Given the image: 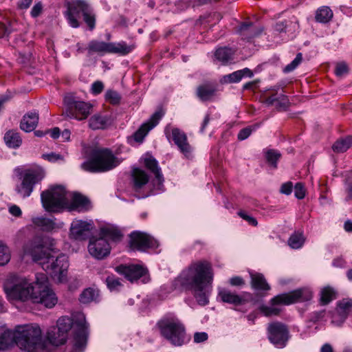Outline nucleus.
<instances>
[{
    "label": "nucleus",
    "mask_w": 352,
    "mask_h": 352,
    "mask_svg": "<svg viewBox=\"0 0 352 352\" xmlns=\"http://www.w3.org/2000/svg\"><path fill=\"white\" fill-rule=\"evenodd\" d=\"M218 85L206 82L197 87L196 96L201 102L212 101L217 96Z\"/></svg>",
    "instance_id": "nucleus-23"
},
{
    "label": "nucleus",
    "mask_w": 352,
    "mask_h": 352,
    "mask_svg": "<svg viewBox=\"0 0 352 352\" xmlns=\"http://www.w3.org/2000/svg\"><path fill=\"white\" fill-rule=\"evenodd\" d=\"M105 282L108 289L111 291L117 290L122 285L119 278L113 274L108 276Z\"/></svg>",
    "instance_id": "nucleus-49"
},
{
    "label": "nucleus",
    "mask_w": 352,
    "mask_h": 352,
    "mask_svg": "<svg viewBox=\"0 0 352 352\" xmlns=\"http://www.w3.org/2000/svg\"><path fill=\"white\" fill-rule=\"evenodd\" d=\"M36 287V281L29 283L25 279L17 280L10 287L5 288L6 292L10 298L25 301L28 299L33 300V292Z\"/></svg>",
    "instance_id": "nucleus-14"
},
{
    "label": "nucleus",
    "mask_w": 352,
    "mask_h": 352,
    "mask_svg": "<svg viewBox=\"0 0 352 352\" xmlns=\"http://www.w3.org/2000/svg\"><path fill=\"white\" fill-rule=\"evenodd\" d=\"M39 120L38 112L36 110L26 113L20 122V129L30 133L36 128Z\"/></svg>",
    "instance_id": "nucleus-26"
},
{
    "label": "nucleus",
    "mask_w": 352,
    "mask_h": 352,
    "mask_svg": "<svg viewBox=\"0 0 352 352\" xmlns=\"http://www.w3.org/2000/svg\"><path fill=\"white\" fill-rule=\"evenodd\" d=\"M16 327V346L28 352H36L43 348L42 331L37 324L17 325Z\"/></svg>",
    "instance_id": "nucleus-4"
},
{
    "label": "nucleus",
    "mask_w": 352,
    "mask_h": 352,
    "mask_svg": "<svg viewBox=\"0 0 352 352\" xmlns=\"http://www.w3.org/2000/svg\"><path fill=\"white\" fill-rule=\"evenodd\" d=\"M93 229V223L77 220L73 221L70 228V235L75 240H86L89 237L91 230Z\"/></svg>",
    "instance_id": "nucleus-20"
},
{
    "label": "nucleus",
    "mask_w": 352,
    "mask_h": 352,
    "mask_svg": "<svg viewBox=\"0 0 352 352\" xmlns=\"http://www.w3.org/2000/svg\"><path fill=\"white\" fill-rule=\"evenodd\" d=\"M161 335L175 346H182L185 342V327L178 320L165 318L157 322Z\"/></svg>",
    "instance_id": "nucleus-7"
},
{
    "label": "nucleus",
    "mask_w": 352,
    "mask_h": 352,
    "mask_svg": "<svg viewBox=\"0 0 352 352\" xmlns=\"http://www.w3.org/2000/svg\"><path fill=\"white\" fill-rule=\"evenodd\" d=\"M12 30L8 27L5 23H0V38H3L8 36Z\"/></svg>",
    "instance_id": "nucleus-63"
},
{
    "label": "nucleus",
    "mask_w": 352,
    "mask_h": 352,
    "mask_svg": "<svg viewBox=\"0 0 352 352\" xmlns=\"http://www.w3.org/2000/svg\"><path fill=\"white\" fill-rule=\"evenodd\" d=\"M76 329L74 333V349L78 352H82L85 348L89 336V324L85 318L78 320L74 323Z\"/></svg>",
    "instance_id": "nucleus-18"
},
{
    "label": "nucleus",
    "mask_w": 352,
    "mask_h": 352,
    "mask_svg": "<svg viewBox=\"0 0 352 352\" xmlns=\"http://www.w3.org/2000/svg\"><path fill=\"white\" fill-rule=\"evenodd\" d=\"M281 156V153L275 149H268L265 152V158L267 163L274 169L277 168L278 162Z\"/></svg>",
    "instance_id": "nucleus-38"
},
{
    "label": "nucleus",
    "mask_w": 352,
    "mask_h": 352,
    "mask_svg": "<svg viewBox=\"0 0 352 352\" xmlns=\"http://www.w3.org/2000/svg\"><path fill=\"white\" fill-rule=\"evenodd\" d=\"M43 10V5L41 2L36 3L31 10V15L32 17H37L39 16Z\"/></svg>",
    "instance_id": "nucleus-62"
},
{
    "label": "nucleus",
    "mask_w": 352,
    "mask_h": 352,
    "mask_svg": "<svg viewBox=\"0 0 352 352\" xmlns=\"http://www.w3.org/2000/svg\"><path fill=\"white\" fill-rule=\"evenodd\" d=\"M109 124V118L100 114H95L89 120V126L92 130L104 129Z\"/></svg>",
    "instance_id": "nucleus-32"
},
{
    "label": "nucleus",
    "mask_w": 352,
    "mask_h": 352,
    "mask_svg": "<svg viewBox=\"0 0 352 352\" xmlns=\"http://www.w3.org/2000/svg\"><path fill=\"white\" fill-rule=\"evenodd\" d=\"M293 184L292 182H287L281 185L280 192L283 194L289 195L292 193L293 190Z\"/></svg>",
    "instance_id": "nucleus-59"
},
{
    "label": "nucleus",
    "mask_w": 352,
    "mask_h": 352,
    "mask_svg": "<svg viewBox=\"0 0 352 352\" xmlns=\"http://www.w3.org/2000/svg\"><path fill=\"white\" fill-rule=\"evenodd\" d=\"M105 100L113 105H118L120 103L121 96L118 91L109 89L106 91Z\"/></svg>",
    "instance_id": "nucleus-44"
},
{
    "label": "nucleus",
    "mask_w": 352,
    "mask_h": 352,
    "mask_svg": "<svg viewBox=\"0 0 352 352\" xmlns=\"http://www.w3.org/2000/svg\"><path fill=\"white\" fill-rule=\"evenodd\" d=\"M352 309V299L343 298L337 303V311L344 320H345Z\"/></svg>",
    "instance_id": "nucleus-36"
},
{
    "label": "nucleus",
    "mask_w": 352,
    "mask_h": 352,
    "mask_svg": "<svg viewBox=\"0 0 352 352\" xmlns=\"http://www.w3.org/2000/svg\"><path fill=\"white\" fill-rule=\"evenodd\" d=\"M4 141L6 144L12 148H19L21 143L22 139L18 133L15 130H10L5 133Z\"/></svg>",
    "instance_id": "nucleus-33"
},
{
    "label": "nucleus",
    "mask_w": 352,
    "mask_h": 352,
    "mask_svg": "<svg viewBox=\"0 0 352 352\" xmlns=\"http://www.w3.org/2000/svg\"><path fill=\"white\" fill-rule=\"evenodd\" d=\"M16 327L14 331L6 329L0 335V351L8 349L14 344L16 345Z\"/></svg>",
    "instance_id": "nucleus-31"
},
{
    "label": "nucleus",
    "mask_w": 352,
    "mask_h": 352,
    "mask_svg": "<svg viewBox=\"0 0 352 352\" xmlns=\"http://www.w3.org/2000/svg\"><path fill=\"white\" fill-rule=\"evenodd\" d=\"M217 298L221 302L232 305L234 307L245 305L248 302L255 304L256 301L254 300L252 294L246 292L243 296H240L235 292L226 288H219Z\"/></svg>",
    "instance_id": "nucleus-15"
},
{
    "label": "nucleus",
    "mask_w": 352,
    "mask_h": 352,
    "mask_svg": "<svg viewBox=\"0 0 352 352\" xmlns=\"http://www.w3.org/2000/svg\"><path fill=\"white\" fill-rule=\"evenodd\" d=\"M10 260V253L8 246L0 242V266L7 264Z\"/></svg>",
    "instance_id": "nucleus-46"
},
{
    "label": "nucleus",
    "mask_w": 352,
    "mask_h": 352,
    "mask_svg": "<svg viewBox=\"0 0 352 352\" xmlns=\"http://www.w3.org/2000/svg\"><path fill=\"white\" fill-rule=\"evenodd\" d=\"M90 30L95 27V16L90 6L84 0H75L68 5L67 10L65 12L69 25L74 28L80 26L79 19L80 15Z\"/></svg>",
    "instance_id": "nucleus-6"
},
{
    "label": "nucleus",
    "mask_w": 352,
    "mask_h": 352,
    "mask_svg": "<svg viewBox=\"0 0 352 352\" xmlns=\"http://www.w3.org/2000/svg\"><path fill=\"white\" fill-rule=\"evenodd\" d=\"M208 338V336L206 332H197L194 334V342L196 343L203 342Z\"/></svg>",
    "instance_id": "nucleus-61"
},
{
    "label": "nucleus",
    "mask_w": 352,
    "mask_h": 352,
    "mask_svg": "<svg viewBox=\"0 0 352 352\" xmlns=\"http://www.w3.org/2000/svg\"><path fill=\"white\" fill-rule=\"evenodd\" d=\"M258 124H256L242 129L237 135L238 140L240 141L245 140L251 135L252 131H254L258 127Z\"/></svg>",
    "instance_id": "nucleus-48"
},
{
    "label": "nucleus",
    "mask_w": 352,
    "mask_h": 352,
    "mask_svg": "<svg viewBox=\"0 0 352 352\" xmlns=\"http://www.w3.org/2000/svg\"><path fill=\"white\" fill-rule=\"evenodd\" d=\"M302 60V54L301 52H299L296 54V58L289 64L287 65L283 69V72L285 74H287V73L293 72L301 63Z\"/></svg>",
    "instance_id": "nucleus-45"
},
{
    "label": "nucleus",
    "mask_w": 352,
    "mask_h": 352,
    "mask_svg": "<svg viewBox=\"0 0 352 352\" xmlns=\"http://www.w3.org/2000/svg\"><path fill=\"white\" fill-rule=\"evenodd\" d=\"M104 89V85L101 81H96L91 85V93L94 95L100 94Z\"/></svg>",
    "instance_id": "nucleus-58"
},
{
    "label": "nucleus",
    "mask_w": 352,
    "mask_h": 352,
    "mask_svg": "<svg viewBox=\"0 0 352 352\" xmlns=\"http://www.w3.org/2000/svg\"><path fill=\"white\" fill-rule=\"evenodd\" d=\"M171 136L179 151L188 157L191 153L192 148L188 142L186 134L179 128L175 127L172 129Z\"/></svg>",
    "instance_id": "nucleus-22"
},
{
    "label": "nucleus",
    "mask_w": 352,
    "mask_h": 352,
    "mask_svg": "<svg viewBox=\"0 0 352 352\" xmlns=\"http://www.w3.org/2000/svg\"><path fill=\"white\" fill-rule=\"evenodd\" d=\"M305 241L302 232H294L289 238L287 243L292 249L300 248Z\"/></svg>",
    "instance_id": "nucleus-41"
},
{
    "label": "nucleus",
    "mask_w": 352,
    "mask_h": 352,
    "mask_svg": "<svg viewBox=\"0 0 352 352\" xmlns=\"http://www.w3.org/2000/svg\"><path fill=\"white\" fill-rule=\"evenodd\" d=\"M60 336H61V332H59L58 329L56 328V329H54V331H52L51 332L48 333L47 338H48V340H50V342L53 345L58 346H60V345L63 344L56 343V341H58Z\"/></svg>",
    "instance_id": "nucleus-54"
},
{
    "label": "nucleus",
    "mask_w": 352,
    "mask_h": 352,
    "mask_svg": "<svg viewBox=\"0 0 352 352\" xmlns=\"http://www.w3.org/2000/svg\"><path fill=\"white\" fill-rule=\"evenodd\" d=\"M333 17L332 10L327 6H322L316 12V20L320 23H327Z\"/></svg>",
    "instance_id": "nucleus-39"
},
{
    "label": "nucleus",
    "mask_w": 352,
    "mask_h": 352,
    "mask_svg": "<svg viewBox=\"0 0 352 352\" xmlns=\"http://www.w3.org/2000/svg\"><path fill=\"white\" fill-rule=\"evenodd\" d=\"M164 114L162 109L155 111L145 123H143L140 128L134 133L133 138L136 142L141 143L148 134L149 131L154 128L162 119Z\"/></svg>",
    "instance_id": "nucleus-19"
},
{
    "label": "nucleus",
    "mask_w": 352,
    "mask_h": 352,
    "mask_svg": "<svg viewBox=\"0 0 352 352\" xmlns=\"http://www.w3.org/2000/svg\"><path fill=\"white\" fill-rule=\"evenodd\" d=\"M134 45H114V47H107L108 54H117L120 56H124L131 52Z\"/></svg>",
    "instance_id": "nucleus-43"
},
{
    "label": "nucleus",
    "mask_w": 352,
    "mask_h": 352,
    "mask_svg": "<svg viewBox=\"0 0 352 352\" xmlns=\"http://www.w3.org/2000/svg\"><path fill=\"white\" fill-rule=\"evenodd\" d=\"M251 287L258 292H267L270 290V285L267 283L264 275L259 272H250Z\"/></svg>",
    "instance_id": "nucleus-29"
},
{
    "label": "nucleus",
    "mask_w": 352,
    "mask_h": 352,
    "mask_svg": "<svg viewBox=\"0 0 352 352\" xmlns=\"http://www.w3.org/2000/svg\"><path fill=\"white\" fill-rule=\"evenodd\" d=\"M45 176L43 168H28L21 174V183L16 186V191L23 198L30 196L36 184L40 183Z\"/></svg>",
    "instance_id": "nucleus-9"
},
{
    "label": "nucleus",
    "mask_w": 352,
    "mask_h": 352,
    "mask_svg": "<svg viewBox=\"0 0 352 352\" xmlns=\"http://www.w3.org/2000/svg\"><path fill=\"white\" fill-rule=\"evenodd\" d=\"M32 222L36 226L46 232L52 230L55 226V223L52 220L43 217L33 218Z\"/></svg>",
    "instance_id": "nucleus-40"
},
{
    "label": "nucleus",
    "mask_w": 352,
    "mask_h": 352,
    "mask_svg": "<svg viewBox=\"0 0 352 352\" xmlns=\"http://www.w3.org/2000/svg\"><path fill=\"white\" fill-rule=\"evenodd\" d=\"M143 161L146 169L155 175V179L153 181L154 185L156 182L157 188L160 189L161 186H163L164 179L162 173L161 168L159 166L158 162L153 155L148 153L143 158Z\"/></svg>",
    "instance_id": "nucleus-21"
},
{
    "label": "nucleus",
    "mask_w": 352,
    "mask_h": 352,
    "mask_svg": "<svg viewBox=\"0 0 352 352\" xmlns=\"http://www.w3.org/2000/svg\"><path fill=\"white\" fill-rule=\"evenodd\" d=\"M213 269L211 263L206 260L192 262L175 278V288L184 291H190L201 306L209 303V294L207 287L211 286L213 281Z\"/></svg>",
    "instance_id": "nucleus-1"
},
{
    "label": "nucleus",
    "mask_w": 352,
    "mask_h": 352,
    "mask_svg": "<svg viewBox=\"0 0 352 352\" xmlns=\"http://www.w3.org/2000/svg\"><path fill=\"white\" fill-rule=\"evenodd\" d=\"M313 298V292L306 287L298 288L287 293H283L275 296L270 300L272 306L261 305L260 311L267 317L279 316L282 309L276 305H289L292 304L309 301Z\"/></svg>",
    "instance_id": "nucleus-3"
},
{
    "label": "nucleus",
    "mask_w": 352,
    "mask_h": 352,
    "mask_svg": "<svg viewBox=\"0 0 352 352\" xmlns=\"http://www.w3.org/2000/svg\"><path fill=\"white\" fill-rule=\"evenodd\" d=\"M349 72V67L348 65L344 63H339L336 65V69H335V74L338 76H342L344 74H346Z\"/></svg>",
    "instance_id": "nucleus-56"
},
{
    "label": "nucleus",
    "mask_w": 352,
    "mask_h": 352,
    "mask_svg": "<svg viewBox=\"0 0 352 352\" xmlns=\"http://www.w3.org/2000/svg\"><path fill=\"white\" fill-rule=\"evenodd\" d=\"M229 283L232 286L240 287L245 285V280L241 276H233L229 280Z\"/></svg>",
    "instance_id": "nucleus-60"
},
{
    "label": "nucleus",
    "mask_w": 352,
    "mask_h": 352,
    "mask_svg": "<svg viewBox=\"0 0 352 352\" xmlns=\"http://www.w3.org/2000/svg\"><path fill=\"white\" fill-rule=\"evenodd\" d=\"M95 291L91 288L85 289L80 296L79 300L82 303H88L94 299Z\"/></svg>",
    "instance_id": "nucleus-50"
},
{
    "label": "nucleus",
    "mask_w": 352,
    "mask_h": 352,
    "mask_svg": "<svg viewBox=\"0 0 352 352\" xmlns=\"http://www.w3.org/2000/svg\"><path fill=\"white\" fill-rule=\"evenodd\" d=\"M264 31L261 25H256L252 22H244L240 25L238 32L241 36L247 39V42H251V39L259 36Z\"/></svg>",
    "instance_id": "nucleus-24"
},
{
    "label": "nucleus",
    "mask_w": 352,
    "mask_h": 352,
    "mask_svg": "<svg viewBox=\"0 0 352 352\" xmlns=\"http://www.w3.org/2000/svg\"><path fill=\"white\" fill-rule=\"evenodd\" d=\"M267 335L269 341L277 348H284L289 339L287 325L281 322H272L268 324Z\"/></svg>",
    "instance_id": "nucleus-12"
},
{
    "label": "nucleus",
    "mask_w": 352,
    "mask_h": 352,
    "mask_svg": "<svg viewBox=\"0 0 352 352\" xmlns=\"http://www.w3.org/2000/svg\"><path fill=\"white\" fill-rule=\"evenodd\" d=\"M116 271L131 283L141 278L144 283L148 280V270L140 265H120L116 267Z\"/></svg>",
    "instance_id": "nucleus-16"
},
{
    "label": "nucleus",
    "mask_w": 352,
    "mask_h": 352,
    "mask_svg": "<svg viewBox=\"0 0 352 352\" xmlns=\"http://www.w3.org/2000/svg\"><path fill=\"white\" fill-rule=\"evenodd\" d=\"M91 208L90 200L80 192H74L73 194L71 204L68 207L70 211L77 210L78 212L88 211Z\"/></svg>",
    "instance_id": "nucleus-25"
},
{
    "label": "nucleus",
    "mask_w": 352,
    "mask_h": 352,
    "mask_svg": "<svg viewBox=\"0 0 352 352\" xmlns=\"http://www.w3.org/2000/svg\"><path fill=\"white\" fill-rule=\"evenodd\" d=\"M337 298V292L330 286L323 287L320 293L319 302L322 306L327 305Z\"/></svg>",
    "instance_id": "nucleus-34"
},
{
    "label": "nucleus",
    "mask_w": 352,
    "mask_h": 352,
    "mask_svg": "<svg viewBox=\"0 0 352 352\" xmlns=\"http://www.w3.org/2000/svg\"><path fill=\"white\" fill-rule=\"evenodd\" d=\"M294 190L295 197L298 199H302L305 196V186L301 182H298L295 184L294 187H293Z\"/></svg>",
    "instance_id": "nucleus-52"
},
{
    "label": "nucleus",
    "mask_w": 352,
    "mask_h": 352,
    "mask_svg": "<svg viewBox=\"0 0 352 352\" xmlns=\"http://www.w3.org/2000/svg\"><path fill=\"white\" fill-rule=\"evenodd\" d=\"M237 214L240 217L246 221L250 226H256L258 225L257 220L254 217L248 214L245 211L239 210Z\"/></svg>",
    "instance_id": "nucleus-53"
},
{
    "label": "nucleus",
    "mask_w": 352,
    "mask_h": 352,
    "mask_svg": "<svg viewBox=\"0 0 352 352\" xmlns=\"http://www.w3.org/2000/svg\"><path fill=\"white\" fill-rule=\"evenodd\" d=\"M119 164L118 158L112 151L107 148H96L91 151L88 160L83 162L82 168L91 173L107 172Z\"/></svg>",
    "instance_id": "nucleus-5"
},
{
    "label": "nucleus",
    "mask_w": 352,
    "mask_h": 352,
    "mask_svg": "<svg viewBox=\"0 0 352 352\" xmlns=\"http://www.w3.org/2000/svg\"><path fill=\"white\" fill-rule=\"evenodd\" d=\"M111 250V248L109 242L103 237L92 236L89 238L88 251L95 258L104 259L110 254Z\"/></svg>",
    "instance_id": "nucleus-17"
},
{
    "label": "nucleus",
    "mask_w": 352,
    "mask_h": 352,
    "mask_svg": "<svg viewBox=\"0 0 352 352\" xmlns=\"http://www.w3.org/2000/svg\"><path fill=\"white\" fill-rule=\"evenodd\" d=\"M287 28V22L286 21H278L275 23L274 25V31L277 32H285Z\"/></svg>",
    "instance_id": "nucleus-64"
},
{
    "label": "nucleus",
    "mask_w": 352,
    "mask_h": 352,
    "mask_svg": "<svg viewBox=\"0 0 352 352\" xmlns=\"http://www.w3.org/2000/svg\"><path fill=\"white\" fill-rule=\"evenodd\" d=\"M73 320L68 316H63L57 321L56 329L61 332V336L58 341H56L58 344H65L67 340V334L73 325Z\"/></svg>",
    "instance_id": "nucleus-30"
},
{
    "label": "nucleus",
    "mask_w": 352,
    "mask_h": 352,
    "mask_svg": "<svg viewBox=\"0 0 352 352\" xmlns=\"http://www.w3.org/2000/svg\"><path fill=\"white\" fill-rule=\"evenodd\" d=\"M234 52L227 46L220 47L214 52V57L223 65H226L232 60Z\"/></svg>",
    "instance_id": "nucleus-35"
},
{
    "label": "nucleus",
    "mask_w": 352,
    "mask_h": 352,
    "mask_svg": "<svg viewBox=\"0 0 352 352\" xmlns=\"http://www.w3.org/2000/svg\"><path fill=\"white\" fill-rule=\"evenodd\" d=\"M147 173L140 168H133L131 172L133 188L135 192L140 191L149 181Z\"/></svg>",
    "instance_id": "nucleus-27"
},
{
    "label": "nucleus",
    "mask_w": 352,
    "mask_h": 352,
    "mask_svg": "<svg viewBox=\"0 0 352 352\" xmlns=\"http://www.w3.org/2000/svg\"><path fill=\"white\" fill-rule=\"evenodd\" d=\"M67 191L63 186H55L43 191L41 195V202L48 212H58L67 208L68 201Z\"/></svg>",
    "instance_id": "nucleus-8"
},
{
    "label": "nucleus",
    "mask_w": 352,
    "mask_h": 352,
    "mask_svg": "<svg viewBox=\"0 0 352 352\" xmlns=\"http://www.w3.org/2000/svg\"><path fill=\"white\" fill-rule=\"evenodd\" d=\"M33 302L41 303L47 308H52L57 303L56 294L49 287L47 278L44 274L36 276Z\"/></svg>",
    "instance_id": "nucleus-10"
},
{
    "label": "nucleus",
    "mask_w": 352,
    "mask_h": 352,
    "mask_svg": "<svg viewBox=\"0 0 352 352\" xmlns=\"http://www.w3.org/2000/svg\"><path fill=\"white\" fill-rule=\"evenodd\" d=\"M107 47H114V45H88L87 47L85 48V50L89 57L95 56H102L108 54Z\"/></svg>",
    "instance_id": "nucleus-42"
},
{
    "label": "nucleus",
    "mask_w": 352,
    "mask_h": 352,
    "mask_svg": "<svg viewBox=\"0 0 352 352\" xmlns=\"http://www.w3.org/2000/svg\"><path fill=\"white\" fill-rule=\"evenodd\" d=\"M289 106L290 102L288 97L283 94H279L276 105V109L278 111H287Z\"/></svg>",
    "instance_id": "nucleus-47"
},
{
    "label": "nucleus",
    "mask_w": 352,
    "mask_h": 352,
    "mask_svg": "<svg viewBox=\"0 0 352 352\" xmlns=\"http://www.w3.org/2000/svg\"><path fill=\"white\" fill-rule=\"evenodd\" d=\"M54 245V239L45 236H35L25 243L23 253L30 255L46 272L62 276L69 267L68 258L64 254L56 257L52 255L50 251L56 252Z\"/></svg>",
    "instance_id": "nucleus-2"
},
{
    "label": "nucleus",
    "mask_w": 352,
    "mask_h": 352,
    "mask_svg": "<svg viewBox=\"0 0 352 352\" xmlns=\"http://www.w3.org/2000/svg\"><path fill=\"white\" fill-rule=\"evenodd\" d=\"M99 236L103 239H109L113 242H120L123 238L121 230L116 226L107 225L100 228Z\"/></svg>",
    "instance_id": "nucleus-28"
},
{
    "label": "nucleus",
    "mask_w": 352,
    "mask_h": 352,
    "mask_svg": "<svg viewBox=\"0 0 352 352\" xmlns=\"http://www.w3.org/2000/svg\"><path fill=\"white\" fill-rule=\"evenodd\" d=\"M129 237V247L131 251L146 252L148 249H155L159 246L155 239L144 232L133 231Z\"/></svg>",
    "instance_id": "nucleus-13"
},
{
    "label": "nucleus",
    "mask_w": 352,
    "mask_h": 352,
    "mask_svg": "<svg viewBox=\"0 0 352 352\" xmlns=\"http://www.w3.org/2000/svg\"><path fill=\"white\" fill-rule=\"evenodd\" d=\"M326 311L324 309L314 311L310 314L309 320L314 323H316L322 320L324 317Z\"/></svg>",
    "instance_id": "nucleus-57"
},
{
    "label": "nucleus",
    "mask_w": 352,
    "mask_h": 352,
    "mask_svg": "<svg viewBox=\"0 0 352 352\" xmlns=\"http://www.w3.org/2000/svg\"><path fill=\"white\" fill-rule=\"evenodd\" d=\"M223 82L226 83L238 82L242 79V74L239 70L226 75L223 78Z\"/></svg>",
    "instance_id": "nucleus-51"
},
{
    "label": "nucleus",
    "mask_w": 352,
    "mask_h": 352,
    "mask_svg": "<svg viewBox=\"0 0 352 352\" xmlns=\"http://www.w3.org/2000/svg\"><path fill=\"white\" fill-rule=\"evenodd\" d=\"M352 146V136L349 135L335 142L332 149L336 153H344Z\"/></svg>",
    "instance_id": "nucleus-37"
},
{
    "label": "nucleus",
    "mask_w": 352,
    "mask_h": 352,
    "mask_svg": "<svg viewBox=\"0 0 352 352\" xmlns=\"http://www.w3.org/2000/svg\"><path fill=\"white\" fill-rule=\"evenodd\" d=\"M64 103L65 105L64 114L69 118L82 120L91 113L92 105L89 102L78 100L74 96H65Z\"/></svg>",
    "instance_id": "nucleus-11"
},
{
    "label": "nucleus",
    "mask_w": 352,
    "mask_h": 352,
    "mask_svg": "<svg viewBox=\"0 0 352 352\" xmlns=\"http://www.w3.org/2000/svg\"><path fill=\"white\" fill-rule=\"evenodd\" d=\"M42 158L50 162H56L58 160H63V156L54 152L42 155Z\"/></svg>",
    "instance_id": "nucleus-55"
}]
</instances>
